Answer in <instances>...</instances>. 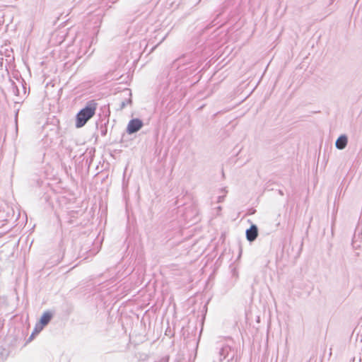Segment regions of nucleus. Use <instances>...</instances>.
<instances>
[{"mask_svg":"<svg viewBox=\"0 0 362 362\" xmlns=\"http://www.w3.org/2000/svg\"><path fill=\"white\" fill-rule=\"evenodd\" d=\"M97 103L94 100H90L87 105L81 109L76 115V127L81 128L83 127L86 122L93 117L95 113Z\"/></svg>","mask_w":362,"mask_h":362,"instance_id":"1","label":"nucleus"},{"mask_svg":"<svg viewBox=\"0 0 362 362\" xmlns=\"http://www.w3.org/2000/svg\"><path fill=\"white\" fill-rule=\"evenodd\" d=\"M219 356L220 361L226 359L227 362H238V349L235 346L225 344L220 349Z\"/></svg>","mask_w":362,"mask_h":362,"instance_id":"2","label":"nucleus"},{"mask_svg":"<svg viewBox=\"0 0 362 362\" xmlns=\"http://www.w3.org/2000/svg\"><path fill=\"white\" fill-rule=\"evenodd\" d=\"M192 62H187L185 57L177 59L173 62V67H175L178 71L180 77L182 78L185 75L191 74L197 69V63L193 64L189 66L186 65Z\"/></svg>","mask_w":362,"mask_h":362,"instance_id":"3","label":"nucleus"},{"mask_svg":"<svg viewBox=\"0 0 362 362\" xmlns=\"http://www.w3.org/2000/svg\"><path fill=\"white\" fill-rule=\"evenodd\" d=\"M144 123L142 120L138 118L131 119L127 127V132L132 134L139 132L143 127Z\"/></svg>","mask_w":362,"mask_h":362,"instance_id":"4","label":"nucleus"},{"mask_svg":"<svg viewBox=\"0 0 362 362\" xmlns=\"http://www.w3.org/2000/svg\"><path fill=\"white\" fill-rule=\"evenodd\" d=\"M258 236V228L255 224H252L246 230V238L249 242H253Z\"/></svg>","mask_w":362,"mask_h":362,"instance_id":"5","label":"nucleus"},{"mask_svg":"<svg viewBox=\"0 0 362 362\" xmlns=\"http://www.w3.org/2000/svg\"><path fill=\"white\" fill-rule=\"evenodd\" d=\"M80 47L79 50L78 52V54L82 56L85 55L88 51V49L90 47L91 42H90V40L88 37L83 38L80 42Z\"/></svg>","mask_w":362,"mask_h":362,"instance_id":"6","label":"nucleus"},{"mask_svg":"<svg viewBox=\"0 0 362 362\" xmlns=\"http://www.w3.org/2000/svg\"><path fill=\"white\" fill-rule=\"evenodd\" d=\"M348 143V138L345 134L339 136L335 142V146L337 149L343 150L346 148Z\"/></svg>","mask_w":362,"mask_h":362,"instance_id":"7","label":"nucleus"},{"mask_svg":"<svg viewBox=\"0 0 362 362\" xmlns=\"http://www.w3.org/2000/svg\"><path fill=\"white\" fill-rule=\"evenodd\" d=\"M78 215H79L78 211L73 210V211H68L67 214H66V217L67 222L69 224L74 223L75 220L78 217Z\"/></svg>","mask_w":362,"mask_h":362,"instance_id":"8","label":"nucleus"},{"mask_svg":"<svg viewBox=\"0 0 362 362\" xmlns=\"http://www.w3.org/2000/svg\"><path fill=\"white\" fill-rule=\"evenodd\" d=\"M52 317V315L51 313L45 312L42 315V317L40 318V323L41 325H42L43 326H45V325H47L49 322V321L51 320Z\"/></svg>","mask_w":362,"mask_h":362,"instance_id":"9","label":"nucleus"},{"mask_svg":"<svg viewBox=\"0 0 362 362\" xmlns=\"http://www.w3.org/2000/svg\"><path fill=\"white\" fill-rule=\"evenodd\" d=\"M220 192L223 193L222 194L219 195L217 198V202L221 203L223 202L225 199V197L226 196V194L228 191L226 189V188H221L220 189Z\"/></svg>","mask_w":362,"mask_h":362,"instance_id":"10","label":"nucleus"},{"mask_svg":"<svg viewBox=\"0 0 362 362\" xmlns=\"http://www.w3.org/2000/svg\"><path fill=\"white\" fill-rule=\"evenodd\" d=\"M43 327L44 326L42 325H41L40 323L37 324L34 329L33 332L31 334L30 337H32L35 334H38L40 332H41V330L43 329Z\"/></svg>","mask_w":362,"mask_h":362,"instance_id":"11","label":"nucleus"},{"mask_svg":"<svg viewBox=\"0 0 362 362\" xmlns=\"http://www.w3.org/2000/svg\"><path fill=\"white\" fill-rule=\"evenodd\" d=\"M167 36H168V33H167V34H165V36H163V37H162V39L160 40V41L157 45H156L155 46H153V47L151 48V52H153V50H154V49H156V47H158L160 43H162V42L165 40V38L167 37Z\"/></svg>","mask_w":362,"mask_h":362,"instance_id":"12","label":"nucleus"},{"mask_svg":"<svg viewBox=\"0 0 362 362\" xmlns=\"http://www.w3.org/2000/svg\"><path fill=\"white\" fill-rule=\"evenodd\" d=\"M12 86H13V91L16 95H18L19 94V90L15 83L11 81Z\"/></svg>","mask_w":362,"mask_h":362,"instance_id":"13","label":"nucleus"},{"mask_svg":"<svg viewBox=\"0 0 362 362\" xmlns=\"http://www.w3.org/2000/svg\"><path fill=\"white\" fill-rule=\"evenodd\" d=\"M132 103L131 99L127 100V101H123L121 104L122 108L124 107L127 104H130Z\"/></svg>","mask_w":362,"mask_h":362,"instance_id":"14","label":"nucleus"},{"mask_svg":"<svg viewBox=\"0 0 362 362\" xmlns=\"http://www.w3.org/2000/svg\"><path fill=\"white\" fill-rule=\"evenodd\" d=\"M278 192H279V194L280 195H281V196H283V195H284V192H283L281 189H279Z\"/></svg>","mask_w":362,"mask_h":362,"instance_id":"15","label":"nucleus"},{"mask_svg":"<svg viewBox=\"0 0 362 362\" xmlns=\"http://www.w3.org/2000/svg\"><path fill=\"white\" fill-rule=\"evenodd\" d=\"M18 114V111H17V112H16V115H15V119H16V122H17Z\"/></svg>","mask_w":362,"mask_h":362,"instance_id":"16","label":"nucleus"},{"mask_svg":"<svg viewBox=\"0 0 362 362\" xmlns=\"http://www.w3.org/2000/svg\"><path fill=\"white\" fill-rule=\"evenodd\" d=\"M217 209H218V211H221V206H218V207H217Z\"/></svg>","mask_w":362,"mask_h":362,"instance_id":"17","label":"nucleus"},{"mask_svg":"<svg viewBox=\"0 0 362 362\" xmlns=\"http://www.w3.org/2000/svg\"><path fill=\"white\" fill-rule=\"evenodd\" d=\"M41 3H43L45 1V0H40Z\"/></svg>","mask_w":362,"mask_h":362,"instance_id":"18","label":"nucleus"},{"mask_svg":"<svg viewBox=\"0 0 362 362\" xmlns=\"http://www.w3.org/2000/svg\"><path fill=\"white\" fill-rule=\"evenodd\" d=\"M361 328H362V326H361Z\"/></svg>","mask_w":362,"mask_h":362,"instance_id":"19","label":"nucleus"}]
</instances>
